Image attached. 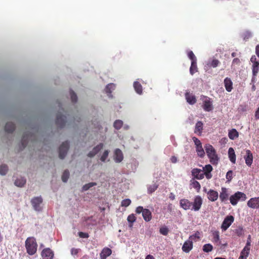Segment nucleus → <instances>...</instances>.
Masks as SVG:
<instances>
[{
	"label": "nucleus",
	"instance_id": "obj_1",
	"mask_svg": "<svg viewBox=\"0 0 259 259\" xmlns=\"http://www.w3.org/2000/svg\"><path fill=\"white\" fill-rule=\"evenodd\" d=\"M204 148L210 163L212 164H218L219 157L213 147L209 144H207L204 146Z\"/></svg>",
	"mask_w": 259,
	"mask_h": 259
},
{
	"label": "nucleus",
	"instance_id": "obj_2",
	"mask_svg": "<svg viewBox=\"0 0 259 259\" xmlns=\"http://www.w3.org/2000/svg\"><path fill=\"white\" fill-rule=\"evenodd\" d=\"M25 243L26 251L28 254L33 255L36 252L37 244L36 240L34 237H28L26 239Z\"/></svg>",
	"mask_w": 259,
	"mask_h": 259
},
{
	"label": "nucleus",
	"instance_id": "obj_3",
	"mask_svg": "<svg viewBox=\"0 0 259 259\" xmlns=\"http://www.w3.org/2000/svg\"><path fill=\"white\" fill-rule=\"evenodd\" d=\"M247 198L246 195L243 192L238 191L230 197V203L233 205H236L239 201H245Z\"/></svg>",
	"mask_w": 259,
	"mask_h": 259
},
{
	"label": "nucleus",
	"instance_id": "obj_4",
	"mask_svg": "<svg viewBox=\"0 0 259 259\" xmlns=\"http://www.w3.org/2000/svg\"><path fill=\"white\" fill-rule=\"evenodd\" d=\"M250 61L252 63V78L251 79L252 82H254L256 76L259 71V61L256 60V58L255 55L251 56Z\"/></svg>",
	"mask_w": 259,
	"mask_h": 259
},
{
	"label": "nucleus",
	"instance_id": "obj_5",
	"mask_svg": "<svg viewBox=\"0 0 259 259\" xmlns=\"http://www.w3.org/2000/svg\"><path fill=\"white\" fill-rule=\"evenodd\" d=\"M192 140L195 145L197 155L201 158H203L205 156V151L202 147L201 141L195 137H193Z\"/></svg>",
	"mask_w": 259,
	"mask_h": 259
},
{
	"label": "nucleus",
	"instance_id": "obj_6",
	"mask_svg": "<svg viewBox=\"0 0 259 259\" xmlns=\"http://www.w3.org/2000/svg\"><path fill=\"white\" fill-rule=\"evenodd\" d=\"M202 199L199 195L195 196L194 197L193 201L192 202L191 210L195 211H199L202 204Z\"/></svg>",
	"mask_w": 259,
	"mask_h": 259
},
{
	"label": "nucleus",
	"instance_id": "obj_7",
	"mask_svg": "<svg viewBox=\"0 0 259 259\" xmlns=\"http://www.w3.org/2000/svg\"><path fill=\"white\" fill-rule=\"evenodd\" d=\"M69 147L67 141L63 142L59 148V156L60 159H64L66 156Z\"/></svg>",
	"mask_w": 259,
	"mask_h": 259
},
{
	"label": "nucleus",
	"instance_id": "obj_8",
	"mask_svg": "<svg viewBox=\"0 0 259 259\" xmlns=\"http://www.w3.org/2000/svg\"><path fill=\"white\" fill-rule=\"evenodd\" d=\"M66 118V116L61 112L58 113L55 121L56 125L60 128L63 127L65 125Z\"/></svg>",
	"mask_w": 259,
	"mask_h": 259
},
{
	"label": "nucleus",
	"instance_id": "obj_9",
	"mask_svg": "<svg viewBox=\"0 0 259 259\" xmlns=\"http://www.w3.org/2000/svg\"><path fill=\"white\" fill-rule=\"evenodd\" d=\"M42 202V199L40 196L34 197L31 200V203L33 208L34 210L38 211L41 210V208L40 206V205Z\"/></svg>",
	"mask_w": 259,
	"mask_h": 259
},
{
	"label": "nucleus",
	"instance_id": "obj_10",
	"mask_svg": "<svg viewBox=\"0 0 259 259\" xmlns=\"http://www.w3.org/2000/svg\"><path fill=\"white\" fill-rule=\"evenodd\" d=\"M234 219L232 215H229L225 218L221 226L223 230L226 231L234 222Z\"/></svg>",
	"mask_w": 259,
	"mask_h": 259
},
{
	"label": "nucleus",
	"instance_id": "obj_11",
	"mask_svg": "<svg viewBox=\"0 0 259 259\" xmlns=\"http://www.w3.org/2000/svg\"><path fill=\"white\" fill-rule=\"evenodd\" d=\"M41 255L43 259H53L54 252L49 248H47L42 250Z\"/></svg>",
	"mask_w": 259,
	"mask_h": 259
},
{
	"label": "nucleus",
	"instance_id": "obj_12",
	"mask_svg": "<svg viewBox=\"0 0 259 259\" xmlns=\"http://www.w3.org/2000/svg\"><path fill=\"white\" fill-rule=\"evenodd\" d=\"M192 202L187 199H182L180 200V205L181 207L185 210L191 209L192 206Z\"/></svg>",
	"mask_w": 259,
	"mask_h": 259
},
{
	"label": "nucleus",
	"instance_id": "obj_13",
	"mask_svg": "<svg viewBox=\"0 0 259 259\" xmlns=\"http://www.w3.org/2000/svg\"><path fill=\"white\" fill-rule=\"evenodd\" d=\"M247 205L251 208H259V197L250 199L247 202Z\"/></svg>",
	"mask_w": 259,
	"mask_h": 259
},
{
	"label": "nucleus",
	"instance_id": "obj_14",
	"mask_svg": "<svg viewBox=\"0 0 259 259\" xmlns=\"http://www.w3.org/2000/svg\"><path fill=\"white\" fill-rule=\"evenodd\" d=\"M192 175L197 180H202L204 177V174L202 170L197 168L192 170Z\"/></svg>",
	"mask_w": 259,
	"mask_h": 259
},
{
	"label": "nucleus",
	"instance_id": "obj_15",
	"mask_svg": "<svg viewBox=\"0 0 259 259\" xmlns=\"http://www.w3.org/2000/svg\"><path fill=\"white\" fill-rule=\"evenodd\" d=\"M229 193L228 189L225 187H222L221 188V192H220L219 197L221 201L222 202H225L229 198Z\"/></svg>",
	"mask_w": 259,
	"mask_h": 259
},
{
	"label": "nucleus",
	"instance_id": "obj_16",
	"mask_svg": "<svg viewBox=\"0 0 259 259\" xmlns=\"http://www.w3.org/2000/svg\"><path fill=\"white\" fill-rule=\"evenodd\" d=\"M193 248V242L192 240H190V239L186 241L183 246H182V250L183 251L188 253L190 251V250Z\"/></svg>",
	"mask_w": 259,
	"mask_h": 259
},
{
	"label": "nucleus",
	"instance_id": "obj_17",
	"mask_svg": "<svg viewBox=\"0 0 259 259\" xmlns=\"http://www.w3.org/2000/svg\"><path fill=\"white\" fill-rule=\"evenodd\" d=\"M111 254L112 250L107 247H105L101 250L100 253V259H106Z\"/></svg>",
	"mask_w": 259,
	"mask_h": 259
},
{
	"label": "nucleus",
	"instance_id": "obj_18",
	"mask_svg": "<svg viewBox=\"0 0 259 259\" xmlns=\"http://www.w3.org/2000/svg\"><path fill=\"white\" fill-rule=\"evenodd\" d=\"M207 194V198L211 201H216L219 197V194L217 191L213 190H209Z\"/></svg>",
	"mask_w": 259,
	"mask_h": 259
},
{
	"label": "nucleus",
	"instance_id": "obj_19",
	"mask_svg": "<svg viewBox=\"0 0 259 259\" xmlns=\"http://www.w3.org/2000/svg\"><path fill=\"white\" fill-rule=\"evenodd\" d=\"M246 155L244 156V159L245 160V163L248 166H250L252 163L253 161V155L252 153L249 150H247L246 151Z\"/></svg>",
	"mask_w": 259,
	"mask_h": 259
},
{
	"label": "nucleus",
	"instance_id": "obj_20",
	"mask_svg": "<svg viewBox=\"0 0 259 259\" xmlns=\"http://www.w3.org/2000/svg\"><path fill=\"white\" fill-rule=\"evenodd\" d=\"M32 137V135L30 133H25L22 137L21 141V149H24L27 145L28 139Z\"/></svg>",
	"mask_w": 259,
	"mask_h": 259
},
{
	"label": "nucleus",
	"instance_id": "obj_21",
	"mask_svg": "<svg viewBox=\"0 0 259 259\" xmlns=\"http://www.w3.org/2000/svg\"><path fill=\"white\" fill-rule=\"evenodd\" d=\"M224 85L227 91L230 92L233 89V82L231 79L229 77H226L224 79Z\"/></svg>",
	"mask_w": 259,
	"mask_h": 259
},
{
	"label": "nucleus",
	"instance_id": "obj_22",
	"mask_svg": "<svg viewBox=\"0 0 259 259\" xmlns=\"http://www.w3.org/2000/svg\"><path fill=\"white\" fill-rule=\"evenodd\" d=\"M203 108L205 111L209 112L212 110L213 107L210 99H206L204 101Z\"/></svg>",
	"mask_w": 259,
	"mask_h": 259
},
{
	"label": "nucleus",
	"instance_id": "obj_23",
	"mask_svg": "<svg viewBox=\"0 0 259 259\" xmlns=\"http://www.w3.org/2000/svg\"><path fill=\"white\" fill-rule=\"evenodd\" d=\"M186 99L190 104L193 105L196 102V99L195 96L189 93H186L185 94Z\"/></svg>",
	"mask_w": 259,
	"mask_h": 259
},
{
	"label": "nucleus",
	"instance_id": "obj_24",
	"mask_svg": "<svg viewBox=\"0 0 259 259\" xmlns=\"http://www.w3.org/2000/svg\"><path fill=\"white\" fill-rule=\"evenodd\" d=\"M115 160L117 162H121L123 158L122 151L119 149H116L115 151Z\"/></svg>",
	"mask_w": 259,
	"mask_h": 259
},
{
	"label": "nucleus",
	"instance_id": "obj_25",
	"mask_svg": "<svg viewBox=\"0 0 259 259\" xmlns=\"http://www.w3.org/2000/svg\"><path fill=\"white\" fill-rule=\"evenodd\" d=\"M203 124L201 121H197L195 125L194 133L198 135H201L203 130Z\"/></svg>",
	"mask_w": 259,
	"mask_h": 259
},
{
	"label": "nucleus",
	"instance_id": "obj_26",
	"mask_svg": "<svg viewBox=\"0 0 259 259\" xmlns=\"http://www.w3.org/2000/svg\"><path fill=\"white\" fill-rule=\"evenodd\" d=\"M142 215L144 220L146 222L150 221L152 219V214L151 211L148 209L145 208L143 212Z\"/></svg>",
	"mask_w": 259,
	"mask_h": 259
},
{
	"label": "nucleus",
	"instance_id": "obj_27",
	"mask_svg": "<svg viewBox=\"0 0 259 259\" xmlns=\"http://www.w3.org/2000/svg\"><path fill=\"white\" fill-rule=\"evenodd\" d=\"M15 129V124L11 122H8L5 125V131L9 133H13Z\"/></svg>",
	"mask_w": 259,
	"mask_h": 259
},
{
	"label": "nucleus",
	"instance_id": "obj_28",
	"mask_svg": "<svg viewBox=\"0 0 259 259\" xmlns=\"http://www.w3.org/2000/svg\"><path fill=\"white\" fill-rule=\"evenodd\" d=\"M228 155L230 160L233 163L236 162V155L233 148L230 147L228 150Z\"/></svg>",
	"mask_w": 259,
	"mask_h": 259
},
{
	"label": "nucleus",
	"instance_id": "obj_29",
	"mask_svg": "<svg viewBox=\"0 0 259 259\" xmlns=\"http://www.w3.org/2000/svg\"><path fill=\"white\" fill-rule=\"evenodd\" d=\"M228 137L231 140H235L239 137V133L236 129L233 128L229 131Z\"/></svg>",
	"mask_w": 259,
	"mask_h": 259
},
{
	"label": "nucleus",
	"instance_id": "obj_30",
	"mask_svg": "<svg viewBox=\"0 0 259 259\" xmlns=\"http://www.w3.org/2000/svg\"><path fill=\"white\" fill-rule=\"evenodd\" d=\"M133 85L136 93L139 95H141L143 93V88L141 83L138 81H135Z\"/></svg>",
	"mask_w": 259,
	"mask_h": 259
},
{
	"label": "nucleus",
	"instance_id": "obj_31",
	"mask_svg": "<svg viewBox=\"0 0 259 259\" xmlns=\"http://www.w3.org/2000/svg\"><path fill=\"white\" fill-rule=\"evenodd\" d=\"M26 182V181L25 179L24 178H20L15 180V185L17 186L21 187L25 184Z\"/></svg>",
	"mask_w": 259,
	"mask_h": 259
},
{
	"label": "nucleus",
	"instance_id": "obj_32",
	"mask_svg": "<svg viewBox=\"0 0 259 259\" xmlns=\"http://www.w3.org/2000/svg\"><path fill=\"white\" fill-rule=\"evenodd\" d=\"M198 71V68L197 66V62H191V66L190 68V73L191 75H193L195 73Z\"/></svg>",
	"mask_w": 259,
	"mask_h": 259
},
{
	"label": "nucleus",
	"instance_id": "obj_33",
	"mask_svg": "<svg viewBox=\"0 0 259 259\" xmlns=\"http://www.w3.org/2000/svg\"><path fill=\"white\" fill-rule=\"evenodd\" d=\"M250 235H249L247 242L246 243V245L245 247L243 248L242 251L244 252H247V253H249L250 250V245H251V241H250Z\"/></svg>",
	"mask_w": 259,
	"mask_h": 259
},
{
	"label": "nucleus",
	"instance_id": "obj_34",
	"mask_svg": "<svg viewBox=\"0 0 259 259\" xmlns=\"http://www.w3.org/2000/svg\"><path fill=\"white\" fill-rule=\"evenodd\" d=\"M191 185H192V187L194 189H195L198 192H199L200 188H201V186H200V183L198 181H195V180L191 181Z\"/></svg>",
	"mask_w": 259,
	"mask_h": 259
},
{
	"label": "nucleus",
	"instance_id": "obj_35",
	"mask_svg": "<svg viewBox=\"0 0 259 259\" xmlns=\"http://www.w3.org/2000/svg\"><path fill=\"white\" fill-rule=\"evenodd\" d=\"M123 125V122L121 120H116L114 121L113 126L117 130L120 129Z\"/></svg>",
	"mask_w": 259,
	"mask_h": 259
},
{
	"label": "nucleus",
	"instance_id": "obj_36",
	"mask_svg": "<svg viewBox=\"0 0 259 259\" xmlns=\"http://www.w3.org/2000/svg\"><path fill=\"white\" fill-rule=\"evenodd\" d=\"M115 85L113 83L108 84L105 88V91L107 93H111L112 91L115 89Z\"/></svg>",
	"mask_w": 259,
	"mask_h": 259
},
{
	"label": "nucleus",
	"instance_id": "obj_37",
	"mask_svg": "<svg viewBox=\"0 0 259 259\" xmlns=\"http://www.w3.org/2000/svg\"><path fill=\"white\" fill-rule=\"evenodd\" d=\"M158 186V185H157L155 183L153 185L149 186L148 187V193L149 194H152L157 189Z\"/></svg>",
	"mask_w": 259,
	"mask_h": 259
},
{
	"label": "nucleus",
	"instance_id": "obj_38",
	"mask_svg": "<svg viewBox=\"0 0 259 259\" xmlns=\"http://www.w3.org/2000/svg\"><path fill=\"white\" fill-rule=\"evenodd\" d=\"M97 185V183H95V182H91V183H89L88 184H87L85 185H84L83 187H82V191H87L90 188L93 187V186H96Z\"/></svg>",
	"mask_w": 259,
	"mask_h": 259
},
{
	"label": "nucleus",
	"instance_id": "obj_39",
	"mask_svg": "<svg viewBox=\"0 0 259 259\" xmlns=\"http://www.w3.org/2000/svg\"><path fill=\"white\" fill-rule=\"evenodd\" d=\"M127 220L130 223H131L130 227H132L133 223L136 221V218L134 214H131L128 216Z\"/></svg>",
	"mask_w": 259,
	"mask_h": 259
},
{
	"label": "nucleus",
	"instance_id": "obj_40",
	"mask_svg": "<svg viewBox=\"0 0 259 259\" xmlns=\"http://www.w3.org/2000/svg\"><path fill=\"white\" fill-rule=\"evenodd\" d=\"M213 249V246L211 244H205L203 246V251L205 252H209L211 251Z\"/></svg>",
	"mask_w": 259,
	"mask_h": 259
},
{
	"label": "nucleus",
	"instance_id": "obj_41",
	"mask_svg": "<svg viewBox=\"0 0 259 259\" xmlns=\"http://www.w3.org/2000/svg\"><path fill=\"white\" fill-rule=\"evenodd\" d=\"M8 167L6 164H2L0 166V174L1 175H5L7 172Z\"/></svg>",
	"mask_w": 259,
	"mask_h": 259
},
{
	"label": "nucleus",
	"instance_id": "obj_42",
	"mask_svg": "<svg viewBox=\"0 0 259 259\" xmlns=\"http://www.w3.org/2000/svg\"><path fill=\"white\" fill-rule=\"evenodd\" d=\"M69 177V172L68 170H65L62 176V180L64 182H66Z\"/></svg>",
	"mask_w": 259,
	"mask_h": 259
},
{
	"label": "nucleus",
	"instance_id": "obj_43",
	"mask_svg": "<svg viewBox=\"0 0 259 259\" xmlns=\"http://www.w3.org/2000/svg\"><path fill=\"white\" fill-rule=\"evenodd\" d=\"M169 232L168 228L166 226L162 227L159 229V232L161 234L166 236Z\"/></svg>",
	"mask_w": 259,
	"mask_h": 259
},
{
	"label": "nucleus",
	"instance_id": "obj_44",
	"mask_svg": "<svg viewBox=\"0 0 259 259\" xmlns=\"http://www.w3.org/2000/svg\"><path fill=\"white\" fill-rule=\"evenodd\" d=\"M188 56L189 58L191 60V62H197V58L192 51H190L188 53Z\"/></svg>",
	"mask_w": 259,
	"mask_h": 259
},
{
	"label": "nucleus",
	"instance_id": "obj_45",
	"mask_svg": "<svg viewBox=\"0 0 259 259\" xmlns=\"http://www.w3.org/2000/svg\"><path fill=\"white\" fill-rule=\"evenodd\" d=\"M220 63V62L218 60L213 59L209 64H208V65H209L210 67L215 68L217 67Z\"/></svg>",
	"mask_w": 259,
	"mask_h": 259
},
{
	"label": "nucleus",
	"instance_id": "obj_46",
	"mask_svg": "<svg viewBox=\"0 0 259 259\" xmlns=\"http://www.w3.org/2000/svg\"><path fill=\"white\" fill-rule=\"evenodd\" d=\"M103 144L100 143L96 147H95L93 151L97 154L101 149L103 148Z\"/></svg>",
	"mask_w": 259,
	"mask_h": 259
},
{
	"label": "nucleus",
	"instance_id": "obj_47",
	"mask_svg": "<svg viewBox=\"0 0 259 259\" xmlns=\"http://www.w3.org/2000/svg\"><path fill=\"white\" fill-rule=\"evenodd\" d=\"M213 239L214 242H218L220 240V234L219 231H214L212 233Z\"/></svg>",
	"mask_w": 259,
	"mask_h": 259
},
{
	"label": "nucleus",
	"instance_id": "obj_48",
	"mask_svg": "<svg viewBox=\"0 0 259 259\" xmlns=\"http://www.w3.org/2000/svg\"><path fill=\"white\" fill-rule=\"evenodd\" d=\"M70 95L71 97V101L73 103H76L77 101V97L76 94L73 91H70Z\"/></svg>",
	"mask_w": 259,
	"mask_h": 259
},
{
	"label": "nucleus",
	"instance_id": "obj_49",
	"mask_svg": "<svg viewBox=\"0 0 259 259\" xmlns=\"http://www.w3.org/2000/svg\"><path fill=\"white\" fill-rule=\"evenodd\" d=\"M131 203V200L130 199H125L121 201V206L127 207Z\"/></svg>",
	"mask_w": 259,
	"mask_h": 259
},
{
	"label": "nucleus",
	"instance_id": "obj_50",
	"mask_svg": "<svg viewBox=\"0 0 259 259\" xmlns=\"http://www.w3.org/2000/svg\"><path fill=\"white\" fill-rule=\"evenodd\" d=\"M249 254V253L247 252L241 251L238 259H247Z\"/></svg>",
	"mask_w": 259,
	"mask_h": 259
},
{
	"label": "nucleus",
	"instance_id": "obj_51",
	"mask_svg": "<svg viewBox=\"0 0 259 259\" xmlns=\"http://www.w3.org/2000/svg\"><path fill=\"white\" fill-rule=\"evenodd\" d=\"M203 169L205 171L204 172H210L212 170V167L211 165L207 164L203 167Z\"/></svg>",
	"mask_w": 259,
	"mask_h": 259
},
{
	"label": "nucleus",
	"instance_id": "obj_52",
	"mask_svg": "<svg viewBox=\"0 0 259 259\" xmlns=\"http://www.w3.org/2000/svg\"><path fill=\"white\" fill-rule=\"evenodd\" d=\"M233 171L232 170H229L226 174V177L228 182H230L232 179Z\"/></svg>",
	"mask_w": 259,
	"mask_h": 259
},
{
	"label": "nucleus",
	"instance_id": "obj_53",
	"mask_svg": "<svg viewBox=\"0 0 259 259\" xmlns=\"http://www.w3.org/2000/svg\"><path fill=\"white\" fill-rule=\"evenodd\" d=\"M108 154H109V151L108 150H105L102 156L101 157V158H100L101 160L102 161H105V160L106 159V158H107Z\"/></svg>",
	"mask_w": 259,
	"mask_h": 259
},
{
	"label": "nucleus",
	"instance_id": "obj_54",
	"mask_svg": "<svg viewBox=\"0 0 259 259\" xmlns=\"http://www.w3.org/2000/svg\"><path fill=\"white\" fill-rule=\"evenodd\" d=\"M78 236L82 238H88L89 237L88 233L82 232H78Z\"/></svg>",
	"mask_w": 259,
	"mask_h": 259
},
{
	"label": "nucleus",
	"instance_id": "obj_55",
	"mask_svg": "<svg viewBox=\"0 0 259 259\" xmlns=\"http://www.w3.org/2000/svg\"><path fill=\"white\" fill-rule=\"evenodd\" d=\"M92 124L94 125L95 128H96L100 129L101 127L99 122L96 121V119L92 122Z\"/></svg>",
	"mask_w": 259,
	"mask_h": 259
},
{
	"label": "nucleus",
	"instance_id": "obj_56",
	"mask_svg": "<svg viewBox=\"0 0 259 259\" xmlns=\"http://www.w3.org/2000/svg\"><path fill=\"white\" fill-rule=\"evenodd\" d=\"M79 249L73 248L71 250V253L73 255H77L79 251Z\"/></svg>",
	"mask_w": 259,
	"mask_h": 259
},
{
	"label": "nucleus",
	"instance_id": "obj_57",
	"mask_svg": "<svg viewBox=\"0 0 259 259\" xmlns=\"http://www.w3.org/2000/svg\"><path fill=\"white\" fill-rule=\"evenodd\" d=\"M144 210V209L143 208V207L142 206H138L137 207V208L136 209V212L137 213H140L141 212L143 213V212Z\"/></svg>",
	"mask_w": 259,
	"mask_h": 259
},
{
	"label": "nucleus",
	"instance_id": "obj_58",
	"mask_svg": "<svg viewBox=\"0 0 259 259\" xmlns=\"http://www.w3.org/2000/svg\"><path fill=\"white\" fill-rule=\"evenodd\" d=\"M170 161L172 163H175L177 162L178 160H177V158L175 156H172L171 158H170Z\"/></svg>",
	"mask_w": 259,
	"mask_h": 259
},
{
	"label": "nucleus",
	"instance_id": "obj_59",
	"mask_svg": "<svg viewBox=\"0 0 259 259\" xmlns=\"http://www.w3.org/2000/svg\"><path fill=\"white\" fill-rule=\"evenodd\" d=\"M204 176H205L206 178L207 179H210L212 177V175L211 174H210V172H204Z\"/></svg>",
	"mask_w": 259,
	"mask_h": 259
},
{
	"label": "nucleus",
	"instance_id": "obj_60",
	"mask_svg": "<svg viewBox=\"0 0 259 259\" xmlns=\"http://www.w3.org/2000/svg\"><path fill=\"white\" fill-rule=\"evenodd\" d=\"M96 154L92 150V151H90L88 154V156L90 157H94Z\"/></svg>",
	"mask_w": 259,
	"mask_h": 259
},
{
	"label": "nucleus",
	"instance_id": "obj_61",
	"mask_svg": "<svg viewBox=\"0 0 259 259\" xmlns=\"http://www.w3.org/2000/svg\"><path fill=\"white\" fill-rule=\"evenodd\" d=\"M255 54L259 58V45H257L255 47Z\"/></svg>",
	"mask_w": 259,
	"mask_h": 259
},
{
	"label": "nucleus",
	"instance_id": "obj_62",
	"mask_svg": "<svg viewBox=\"0 0 259 259\" xmlns=\"http://www.w3.org/2000/svg\"><path fill=\"white\" fill-rule=\"evenodd\" d=\"M240 60L238 58H234L233 60V64H239Z\"/></svg>",
	"mask_w": 259,
	"mask_h": 259
},
{
	"label": "nucleus",
	"instance_id": "obj_63",
	"mask_svg": "<svg viewBox=\"0 0 259 259\" xmlns=\"http://www.w3.org/2000/svg\"><path fill=\"white\" fill-rule=\"evenodd\" d=\"M255 117L256 119H259V107L255 113Z\"/></svg>",
	"mask_w": 259,
	"mask_h": 259
},
{
	"label": "nucleus",
	"instance_id": "obj_64",
	"mask_svg": "<svg viewBox=\"0 0 259 259\" xmlns=\"http://www.w3.org/2000/svg\"><path fill=\"white\" fill-rule=\"evenodd\" d=\"M145 259H155L153 255L149 254L148 255Z\"/></svg>",
	"mask_w": 259,
	"mask_h": 259
}]
</instances>
